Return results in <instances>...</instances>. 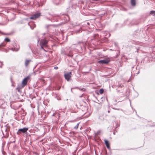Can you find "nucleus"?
Here are the masks:
<instances>
[{"label": "nucleus", "instance_id": "nucleus-1", "mask_svg": "<svg viewBox=\"0 0 155 155\" xmlns=\"http://www.w3.org/2000/svg\"><path fill=\"white\" fill-rule=\"evenodd\" d=\"M48 41L45 39H42L40 41V45L41 48L43 49V47L47 46Z\"/></svg>", "mask_w": 155, "mask_h": 155}, {"label": "nucleus", "instance_id": "nucleus-2", "mask_svg": "<svg viewBox=\"0 0 155 155\" xmlns=\"http://www.w3.org/2000/svg\"><path fill=\"white\" fill-rule=\"evenodd\" d=\"M28 127H24L23 128L19 129L17 134L18 135H19L22 133H25L28 130Z\"/></svg>", "mask_w": 155, "mask_h": 155}, {"label": "nucleus", "instance_id": "nucleus-3", "mask_svg": "<svg viewBox=\"0 0 155 155\" xmlns=\"http://www.w3.org/2000/svg\"><path fill=\"white\" fill-rule=\"evenodd\" d=\"M109 62L110 61L109 60L105 59L98 61V63L101 64H108Z\"/></svg>", "mask_w": 155, "mask_h": 155}, {"label": "nucleus", "instance_id": "nucleus-4", "mask_svg": "<svg viewBox=\"0 0 155 155\" xmlns=\"http://www.w3.org/2000/svg\"><path fill=\"white\" fill-rule=\"evenodd\" d=\"M41 15L40 13H38L33 14L31 17H30V19L33 20H35L37 18H39Z\"/></svg>", "mask_w": 155, "mask_h": 155}, {"label": "nucleus", "instance_id": "nucleus-5", "mask_svg": "<svg viewBox=\"0 0 155 155\" xmlns=\"http://www.w3.org/2000/svg\"><path fill=\"white\" fill-rule=\"evenodd\" d=\"M71 72H69L64 74V76L65 78V79L67 80V81H69V80L70 79V78L71 77Z\"/></svg>", "mask_w": 155, "mask_h": 155}, {"label": "nucleus", "instance_id": "nucleus-6", "mask_svg": "<svg viewBox=\"0 0 155 155\" xmlns=\"http://www.w3.org/2000/svg\"><path fill=\"white\" fill-rule=\"evenodd\" d=\"M29 77L28 76L27 77L25 78L22 81V85L24 86L27 85V81L29 79Z\"/></svg>", "mask_w": 155, "mask_h": 155}, {"label": "nucleus", "instance_id": "nucleus-7", "mask_svg": "<svg viewBox=\"0 0 155 155\" xmlns=\"http://www.w3.org/2000/svg\"><path fill=\"white\" fill-rule=\"evenodd\" d=\"M53 17V16L52 15H51L50 14L48 13L46 15L45 18L49 20L52 21L51 20Z\"/></svg>", "mask_w": 155, "mask_h": 155}, {"label": "nucleus", "instance_id": "nucleus-8", "mask_svg": "<svg viewBox=\"0 0 155 155\" xmlns=\"http://www.w3.org/2000/svg\"><path fill=\"white\" fill-rule=\"evenodd\" d=\"M16 47H14V48H11V50L13 51H18L20 48V47L19 45H15Z\"/></svg>", "mask_w": 155, "mask_h": 155}, {"label": "nucleus", "instance_id": "nucleus-9", "mask_svg": "<svg viewBox=\"0 0 155 155\" xmlns=\"http://www.w3.org/2000/svg\"><path fill=\"white\" fill-rule=\"evenodd\" d=\"M24 87V86L22 84H19L18 85L16 89H17L18 91V92H21V89L22 88H23Z\"/></svg>", "mask_w": 155, "mask_h": 155}, {"label": "nucleus", "instance_id": "nucleus-10", "mask_svg": "<svg viewBox=\"0 0 155 155\" xmlns=\"http://www.w3.org/2000/svg\"><path fill=\"white\" fill-rule=\"evenodd\" d=\"M104 142H105V144L106 146V147L108 149H110V147L109 146V144L108 143V140H106V139H105L104 140Z\"/></svg>", "mask_w": 155, "mask_h": 155}, {"label": "nucleus", "instance_id": "nucleus-11", "mask_svg": "<svg viewBox=\"0 0 155 155\" xmlns=\"http://www.w3.org/2000/svg\"><path fill=\"white\" fill-rule=\"evenodd\" d=\"M28 25L30 26L31 28L32 29H33L35 27V25L33 23H28Z\"/></svg>", "mask_w": 155, "mask_h": 155}, {"label": "nucleus", "instance_id": "nucleus-12", "mask_svg": "<svg viewBox=\"0 0 155 155\" xmlns=\"http://www.w3.org/2000/svg\"><path fill=\"white\" fill-rule=\"evenodd\" d=\"M31 61V60H26L25 62V65L27 67L29 64L30 62Z\"/></svg>", "mask_w": 155, "mask_h": 155}, {"label": "nucleus", "instance_id": "nucleus-13", "mask_svg": "<svg viewBox=\"0 0 155 155\" xmlns=\"http://www.w3.org/2000/svg\"><path fill=\"white\" fill-rule=\"evenodd\" d=\"M69 20V17L67 15H66L64 17V20L65 22H66Z\"/></svg>", "mask_w": 155, "mask_h": 155}, {"label": "nucleus", "instance_id": "nucleus-14", "mask_svg": "<svg viewBox=\"0 0 155 155\" xmlns=\"http://www.w3.org/2000/svg\"><path fill=\"white\" fill-rule=\"evenodd\" d=\"M131 3L133 6L136 5V0H131Z\"/></svg>", "mask_w": 155, "mask_h": 155}, {"label": "nucleus", "instance_id": "nucleus-15", "mask_svg": "<svg viewBox=\"0 0 155 155\" xmlns=\"http://www.w3.org/2000/svg\"><path fill=\"white\" fill-rule=\"evenodd\" d=\"M118 88H122L124 87V85L120 82H118V84L117 85Z\"/></svg>", "mask_w": 155, "mask_h": 155}, {"label": "nucleus", "instance_id": "nucleus-16", "mask_svg": "<svg viewBox=\"0 0 155 155\" xmlns=\"http://www.w3.org/2000/svg\"><path fill=\"white\" fill-rule=\"evenodd\" d=\"M150 14L153 16L155 15V11L152 10L150 11Z\"/></svg>", "mask_w": 155, "mask_h": 155}, {"label": "nucleus", "instance_id": "nucleus-17", "mask_svg": "<svg viewBox=\"0 0 155 155\" xmlns=\"http://www.w3.org/2000/svg\"><path fill=\"white\" fill-rule=\"evenodd\" d=\"M5 45L3 43H1L0 44V50L3 48V47L5 46Z\"/></svg>", "mask_w": 155, "mask_h": 155}, {"label": "nucleus", "instance_id": "nucleus-18", "mask_svg": "<svg viewBox=\"0 0 155 155\" xmlns=\"http://www.w3.org/2000/svg\"><path fill=\"white\" fill-rule=\"evenodd\" d=\"M5 40L7 42H9L10 41V39L8 38H5Z\"/></svg>", "mask_w": 155, "mask_h": 155}, {"label": "nucleus", "instance_id": "nucleus-19", "mask_svg": "<svg viewBox=\"0 0 155 155\" xmlns=\"http://www.w3.org/2000/svg\"><path fill=\"white\" fill-rule=\"evenodd\" d=\"M79 124V123H78L77 124V125L75 126L74 127V128L76 129H77L78 127Z\"/></svg>", "mask_w": 155, "mask_h": 155}, {"label": "nucleus", "instance_id": "nucleus-20", "mask_svg": "<svg viewBox=\"0 0 155 155\" xmlns=\"http://www.w3.org/2000/svg\"><path fill=\"white\" fill-rule=\"evenodd\" d=\"M104 90L103 89H101L99 90V92L101 94H102Z\"/></svg>", "mask_w": 155, "mask_h": 155}, {"label": "nucleus", "instance_id": "nucleus-21", "mask_svg": "<svg viewBox=\"0 0 155 155\" xmlns=\"http://www.w3.org/2000/svg\"><path fill=\"white\" fill-rule=\"evenodd\" d=\"M1 65L0 66V68H2V66L3 65V64L2 62H1Z\"/></svg>", "mask_w": 155, "mask_h": 155}, {"label": "nucleus", "instance_id": "nucleus-22", "mask_svg": "<svg viewBox=\"0 0 155 155\" xmlns=\"http://www.w3.org/2000/svg\"><path fill=\"white\" fill-rule=\"evenodd\" d=\"M79 89L81 91H84V90H85V89H84V88H81V89H80V88H79Z\"/></svg>", "mask_w": 155, "mask_h": 155}, {"label": "nucleus", "instance_id": "nucleus-23", "mask_svg": "<svg viewBox=\"0 0 155 155\" xmlns=\"http://www.w3.org/2000/svg\"><path fill=\"white\" fill-rule=\"evenodd\" d=\"M54 68L55 69H58V67L56 66V67H55Z\"/></svg>", "mask_w": 155, "mask_h": 155}, {"label": "nucleus", "instance_id": "nucleus-24", "mask_svg": "<svg viewBox=\"0 0 155 155\" xmlns=\"http://www.w3.org/2000/svg\"><path fill=\"white\" fill-rule=\"evenodd\" d=\"M54 4L56 5H58L60 4V2H59L58 3H54Z\"/></svg>", "mask_w": 155, "mask_h": 155}, {"label": "nucleus", "instance_id": "nucleus-25", "mask_svg": "<svg viewBox=\"0 0 155 155\" xmlns=\"http://www.w3.org/2000/svg\"><path fill=\"white\" fill-rule=\"evenodd\" d=\"M76 89H78V88H78V87H74V88H73V89H76Z\"/></svg>", "mask_w": 155, "mask_h": 155}, {"label": "nucleus", "instance_id": "nucleus-26", "mask_svg": "<svg viewBox=\"0 0 155 155\" xmlns=\"http://www.w3.org/2000/svg\"><path fill=\"white\" fill-rule=\"evenodd\" d=\"M114 109V110H119V109H117V108H113Z\"/></svg>", "mask_w": 155, "mask_h": 155}, {"label": "nucleus", "instance_id": "nucleus-27", "mask_svg": "<svg viewBox=\"0 0 155 155\" xmlns=\"http://www.w3.org/2000/svg\"><path fill=\"white\" fill-rule=\"evenodd\" d=\"M80 31V29H79V30H78L77 32H79Z\"/></svg>", "mask_w": 155, "mask_h": 155}, {"label": "nucleus", "instance_id": "nucleus-28", "mask_svg": "<svg viewBox=\"0 0 155 155\" xmlns=\"http://www.w3.org/2000/svg\"><path fill=\"white\" fill-rule=\"evenodd\" d=\"M87 24L88 25H89V22H87Z\"/></svg>", "mask_w": 155, "mask_h": 155}, {"label": "nucleus", "instance_id": "nucleus-29", "mask_svg": "<svg viewBox=\"0 0 155 155\" xmlns=\"http://www.w3.org/2000/svg\"><path fill=\"white\" fill-rule=\"evenodd\" d=\"M73 89V88H71V92H72V89Z\"/></svg>", "mask_w": 155, "mask_h": 155}, {"label": "nucleus", "instance_id": "nucleus-30", "mask_svg": "<svg viewBox=\"0 0 155 155\" xmlns=\"http://www.w3.org/2000/svg\"><path fill=\"white\" fill-rule=\"evenodd\" d=\"M93 1H98V0H93Z\"/></svg>", "mask_w": 155, "mask_h": 155}, {"label": "nucleus", "instance_id": "nucleus-31", "mask_svg": "<svg viewBox=\"0 0 155 155\" xmlns=\"http://www.w3.org/2000/svg\"><path fill=\"white\" fill-rule=\"evenodd\" d=\"M107 112H108V113H110V111L109 110H108Z\"/></svg>", "mask_w": 155, "mask_h": 155}, {"label": "nucleus", "instance_id": "nucleus-32", "mask_svg": "<svg viewBox=\"0 0 155 155\" xmlns=\"http://www.w3.org/2000/svg\"><path fill=\"white\" fill-rule=\"evenodd\" d=\"M39 40H39V39H38V42L39 41Z\"/></svg>", "mask_w": 155, "mask_h": 155}, {"label": "nucleus", "instance_id": "nucleus-33", "mask_svg": "<svg viewBox=\"0 0 155 155\" xmlns=\"http://www.w3.org/2000/svg\"><path fill=\"white\" fill-rule=\"evenodd\" d=\"M118 92H119V90H118Z\"/></svg>", "mask_w": 155, "mask_h": 155}, {"label": "nucleus", "instance_id": "nucleus-34", "mask_svg": "<svg viewBox=\"0 0 155 155\" xmlns=\"http://www.w3.org/2000/svg\"><path fill=\"white\" fill-rule=\"evenodd\" d=\"M1 61H0V63H1Z\"/></svg>", "mask_w": 155, "mask_h": 155}]
</instances>
